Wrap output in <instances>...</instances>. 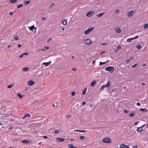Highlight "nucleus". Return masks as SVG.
Returning <instances> with one entry per match:
<instances>
[{"mask_svg": "<svg viewBox=\"0 0 148 148\" xmlns=\"http://www.w3.org/2000/svg\"><path fill=\"white\" fill-rule=\"evenodd\" d=\"M105 70L107 71H109L111 73H112L114 71V69L113 67L110 66L106 68Z\"/></svg>", "mask_w": 148, "mask_h": 148, "instance_id": "obj_1", "label": "nucleus"}, {"mask_svg": "<svg viewBox=\"0 0 148 148\" xmlns=\"http://www.w3.org/2000/svg\"><path fill=\"white\" fill-rule=\"evenodd\" d=\"M95 28V27H93L89 28L87 30H86L85 31V34H88L90 32L93 30Z\"/></svg>", "mask_w": 148, "mask_h": 148, "instance_id": "obj_2", "label": "nucleus"}, {"mask_svg": "<svg viewBox=\"0 0 148 148\" xmlns=\"http://www.w3.org/2000/svg\"><path fill=\"white\" fill-rule=\"evenodd\" d=\"M103 142L104 143H111V139L110 138H105L103 139Z\"/></svg>", "mask_w": 148, "mask_h": 148, "instance_id": "obj_3", "label": "nucleus"}, {"mask_svg": "<svg viewBox=\"0 0 148 148\" xmlns=\"http://www.w3.org/2000/svg\"><path fill=\"white\" fill-rule=\"evenodd\" d=\"M94 12L93 11H92L88 12L86 14V16L88 17L92 16L94 14Z\"/></svg>", "mask_w": 148, "mask_h": 148, "instance_id": "obj_4", "label": "nucleus"}, {"mask_svg": "<svg viewBox=\"0 0 148 148\" xmlns=\"http://www.w3.org/2000/svg\"><path fill=\"white\" fill-rule=\"evenodd\" d=\"M85 44L87 45H89L92 43V40L90 39H87L85 40Z\"/></svg>", "mask_w": 148, "mask_h": 148, "instance_id": "obj_5", "label": "nucleus"}, {"mask_svg": "<svg viewBox=\"0 0 148 148\" xmlns=\"http://www.w3.org/2000/svg\"><path fill=\"white\" fill-rule=\"evenodd\" d=\"M34 84V81L32 80H29L27 82V84L30 86H31L33 85Z\"/></svg>", "mask_w": 148, "mask_h": 148, "instance_id": "obj_6", "label": "nucleus"}, {"mask_svg": "<svg viewBox=\"0 0 148 148\" xmlns=\"http://www.w3.org/2000/svg\"><path fill=\"white\" fill-rule=\"evenodd\" d=\"M120 148H129L128 146L123 144L120 145Z\"/></svg>", "mask_w": 148, "mask_h": 148, "instance_id": "obj_7", "label": "nucleus"}, {"mask_svg": "<svg viewBox=\"0 0 148 148\" xmlns=\"http://www.w3.org/2000/svg\"><path fill=\"white\" fill-rule=\"evenodd\" d=\"M134 12L133 10L130 11L127 14L128 16L129 17H131L133 15Z\"/></svg>", "mask_w": 148, "mask_h": 148, "instance_id": "obj_8", "label": "nucleus"}, {"mask_svg": "<svg viewBox=\"0 0 148 148\" xmlns=\"http://www.w3.org/2000/svg\"><path fill=\"white\" fill-rule=\"evenodd\" d=\"M110 81H108L107 84L106 85H103V86H104L105 87H107L108 88H109L110 86Z\"/></svg>", "mask_w": 148, "mask_h": 148, "instance_id": "obj_9", "label": "nucleus"}, {"mask_svg": "<svg viewBox=\"0 0 148 148\" xmlns=\"http://www.w3.org/2000/svg\"><path fill=\"white\" fill-rule=\"evenodd\" d=\"M115 29L116 32L117 33H119L121 32V30L119 28L117 27Z\"/></svg>", "mask_w": 148, "mask_h": 148, "instance_id": "obj_10", "label": "nucleus"}, {"mask_svg": "<svg viewBox=\"0 0 148 148\" xmlns=\"http://www.w3.org/2000/svg\"><path fill=\"white\" fill-rule=\"evenodd\" d=\"M56 140L57 141H59L60 142H62L64 141V139L63 138H56Z\"/></svg>", "mask_w": 148, "mask_h": 148, "instance_id": "obj_11", "label": "nucleus"}, {"mask_svg": "<svg viewBox=\"0 0 148 148\" xmlns=\"http://www.w3.org/2000/svg\"><path fill=\"white\" fill-rule=\"evenodd\" d=\"M96 81L95 80L92 81L91 82V86H94L96 84Z\"/></svg>", "mask_w": 148, "mask_h": 148, "instance_id": "obj_12", "label": "nucleus"}, {"mask_svg": "<svg viewBox=\"0 0 148 148\" xmlns=\"http://www.w3.org/2000/svg\"><path fill=\"white\" fill-rule=\"evenodd\" d=\"M51 63V61H49L48 62H44L42 64H44L46 66H48Z\"/></svg>", "mask_w": 148, "mask_h": 148, "instance_id": "obj_13", "label": "nucleus"}, {"mask_svg": "<svg viewBox=\"0 0 148 148\" xmlns=\"http://www.w3.org/2000/svg\"><path fill=\"white\" fill-rule=\"evenodd\" d=\"M29 28L30 30L32 31H33V30L35 29V30L36 29V28L35 27L34 25H32L31 26V27H29Z\"/></svg>", "mask_w": 148, "mask_h": 148, "instance_id": "obj_14", "label": "nucleus"}, {"mask_svg": "<svg viewBox=\"0 0 148 148\" xmlns=\"http://www.w3.org/2000/svg\"><path fill=\"white\" fill-rule=\"evenodd\" d=\"M143 130V128L142 127H140L138 128L137 130V131L138 132H141Z\"/></svg>", "mask_w": 148, "mask_h": 148, "instance_id": "obj_15", "label": "nucleus"}, {"mask_svg": "<svg viewBox=\"0 0 148 148\" xmlns=\"http://www.w3.org/2000/svg\"><path fill=\"white\" fill-rule=\"evenodd\" d=\"M68 147L70 148H77L76 147H74L72 144H69L68 145Z\"/></svg>", "mask_w": 148, "mask_h": 148, "instance_id": "obj_16", "label": "nucleus"}, {"mask_svg": "<svg viewBox=\"0 0 148 148\" xmlns=\"http://www.w3.org/2000/svg\"><path fill=\"white\" fill-rule=\"evenodd\" d=\"M29 141L28 140H23L22 141V143H29Z\"/></svg>", "mask_w": 148, "mask_h": 148, "instance_id": "obj_17", "label": "nucleus"}, {"mask_svg": "<svg viewBox=\"0 0 148 148\" xmlns=\"http://www.w3.org/2000/svg\"><path fill=\"white\" fill-rule=\"evenodd\" d=\"M147 110L145 108H141L140 109V111L143 112H146Z\"/></svg>", "mask_w": 148, "mask_h": 148, "instance_id": "obj_18", "label": "nucleus"}, {"mask_svg": "<svg viewBox=\"0 0 148 148\" xmlns=\"http://www.w3.org/2000/svg\"><path fill=\"white\" fill-rule=\"evenodd\" d=\"M104 13V12H103L102 13H99L96 15L98 17H100L102 16Z\"/></svg>", "mask_w": 148, "mask_h": 148, "instance_id": "obj_19", "label": "nucleus"}, {"mask_svg": "<svg viewBox=\"0 0 148 148\" xmlns=\"http://www.w3.org/2000/svg\"><path fill=\"white\" fill-rule=\"evenodd\" d=\"M18 0H10V1L12 3H14L17 2Z\"/></svg>", "mask_w": 148, "mask_h": 148, "instance_id": "obj_20", "label": "nucleus"}, {"mask_svg": "<svg viewBox=\"0 0 148 148\" xmlns=\"http://www.w3.org/2000/svg\"><path fill=\"white\" fill-rule=\"evenodd\" d=\"M67 24V21L66 20H64L62 21V24L64 25H66Z\"/></svg>", "mask_w": 148, "mask_h": 148, "instance_id": "obj_21", "label": "nucleus"}, {"mask_svg": "<svg viewBox=\"0 0 148 148\" xmlns=\"http://www.w3.org/2000/svg\"><path fill=\"white\" fill-rule=\"evenodd\" d=\"M87 88H86L84 89L82 92V94L84 95L86 93L87 90Z\"/></svg>", "mask_w": 148, "mask_h": 148, "instance_id": "obj_22", "label": "nucleus"}, {"mask_svg": "<svg viewBox=\"0 0 148 148\" xmlns=\"http://www.w3.org/2000/svg\"><path fill=\"white\" fill-rule=\"evenodd\" d=\"M135 114L134 112H132L130 114H129V116L130 117H132L134 116Z\"/></svg>", "mask_w": 148, "mask_h": 148, "instance_id": "obj_23", "label": "nucleus"}, {"mask_svg": "<svg viewBox=\"0 0 148 148\" xmlns=\"http://www.w3.org/2000/svg\"><path fill=\"white\" fill-rule=\"evenodd\" d=\"M29 70V68L27 67H25L23 68V71H27Z\"/></svg>", "mask_w": 148, "mask_h": 148, "instance_id": "obj_24", "label": "nucleus"}, {"mask_svg": "<svg viewBox=\"0 0 148 148\" xmlns=\"http://www.w3.org/2000/svg\"><path fill=\"white\" fill-rule=\"evenodd\" d=\"M77 56H72L71 58L72 59H78V58L77 57Z\"/></svg>", "mask_w": 148, "mask_h": 148, "instance_id": "obj_25", "label": "nucleus"}, {"mask_svg": "<svg viewBox=\"0 0 148 148\" xmlns=\"http://www.w3.org/2000/svg\"><path fill=\"white\" fill-rule=\"evenodd\" d=\"M30 2V0L25 1L24 2V4L25 5H26L27 4H29Z\"/></svg>", "mask_w": 148, "mask_h": 148, "instance_id": "obj_26", "label": "nucleus"}, {"mask_svg": "<svg viewBox=\"0 0 148 148\" xmlns=\"http://www.w3.org/2000/svg\"><path fill=\"white\" fill-rule=\"evenodd\" d=\"M17 96L20 98H22L23 97V95H22L20 94L19 93L18 94Z\"/></svg>", "mask_w": 148, "mask_h": 148, "instance_id": "obj_27", "label": "nucleus"}, {"mask_svg": "<svg viewBox=\"0 0 148 148\" xmlns=\"http://www.w3.org/2000/svg\"><path fill=\"white\" fill-rule=\"evenodd\" d=\"M23 6V4H18L17 6V8H19L21 7H22Z\"/></svg>", "mask_w": 148, "mask_h": 148, "instance_id": "obj_28", "label": "nucleus"}, {"mask_svg": "<svg viewBox=\"0 0 148 148\" xmlns=\"http://www.w3.org/2000/svg\"><path fill=\"white\" fill-rule=\"evenodd\" d=\"M108 61H109V60H108L106 62H100V63H99V65H102L103 64H105L106 62H108Z\"/></svg>", "mask_w": 148, "mask_h": 148, "instance_id": "obj_29", "label": "nucleus"}, {"mask_svg": "<svg viewBox=\"0 0 148 148\" xmlns=\"http://www.w3.org/2000/svg\"><path fill=\"white\" fill-rule=\"evenodd\" d=\"M14 38L15 40H18L19 38L17 35H15L14 36Z\"/></svg>", "mask_w": 148, "mask_h": 148, "instance_id": "obj_30", "label": "nucleus"}, {"mask_svg": "<svg viewBox=\"0 0 148 148\" xmlns=\"http://www.w3.org/2000/svg\"><path fill=\"white\" fill-rule=\"evenodd\" d=\"M141 47V46L140 45H136V48L137 49H140Z\"/></svg>", "mask_w": 148, "mask_h": 148, "instance_id": "obj_31", "label": "nucleus"}, {"mask_svg": "<svg viewBox=\"0 0 148 148\" xmlns=\"http://www.w3.org/2000/svg\"><path fill=\"white\" fill-rule=\"evenodd\" d=\"M25 116L26 117H29L31 116L30 114L28 113L25 114Z\"/></svg>", "mask_w": 148, "mask_h": 148, "instance_id": "obj_32", "label": "nucleus"}, {"mask_svg": "<svg viewBox=\"0 0 148 148\" xmlns=\"http://www.w3.org/2000/svg\"><path fill=\"white\" fill-rule=\"evenodd\" d=\"M144 27L145 28H148V24H145L144 25Z\"/></svg>", "mask_w": 148, "mask_h": 148, "instance_id": "obj_33", "label": "nucleus"}, {"mask_svg": "<svg viewBox=\"0 0 148 148\" xmlns=\"http://www.w3.org/2000/svg\"><path fill=\"white\" fill-rule=\"evenodd\" d=\"M13 84H10V85H9L8 86V88H12V87H13Z\"/></svg>", "mask_w": 148, "mask_h": 148, "instance_id": "obj_34", "label": "nucleus"}, {"mask_svg": "<svg viewBox=\"0 0 148 148\" xmlns=\"http://www.w3.org/2000/svg\"><path fill=\"white\" fill-rule=\"evenodd\" d=\"M132 40H133L132 38H128L127 39V42H130Z\"/></svg>", "mask_w": 148, "mask_h": 148, "instance_id": "obj_35", "label": "nucleus"}, {"mask_svg": "<svg viewBox=\"0 0 148 148\" xmlns=\"http://www.w3.org/2000/svg\"><path fill=\"white\" fill-rule=\"evenodd\" d=\"M138 66V64H135L134 65H132V68H134L135 67H136Z\"/></svg>", "mask_w": 148, "mask_h": 148, "instance_id": "obj_36", "label": "nucleus"}, {"mask_svg": "<svg viewBox=\"0 0 148 148\" xmlns=\"http://www.w3.org/2000/svg\"><path fill=\"white\" fill-rule=\"evenodd\" d=\"M28 55V53H23L20 56H23L24 55Z\"/></svg>", "mask_w": 148, "mask_h": 148, "instance_id": "obj_37", "label": "nucleus"}, {"mask_svg": "<svg viewBox=\"0 0 148 148\" xmlns=\"http://www.w3.org/2000/svg\"><path fill=\"white\" fill-rule=\"evenodd\" d=\"M75 92H72L71 93V95L73 96H75Z\"/></svg>", "mask_w": 148, "mask_h": 148, "instance_id": "obj_38", "label": "nucleus"}, {"mask_svg": "<svg viewBox=\"0 0 148 148\" xmlns=\"http://www.w3.org/2000/svg\"><path fill=\"white\" fill-rule=\"evenodd\" d=\"M121 46H118L117 48V50H116V51H117V50H119L121 48Z\"/></svg>", "mask_w": 148, "mask_h": 148, "instance_id": "obj_39", "label": "nucleus"}, {"mask_svg": "<svg viewBox=\"0 0 148 148\" xmlns=\"http://www.w3.org/2000/svg\"><path fill=\"white\" fill-rule=\"evenodd\" d=\"M128 111L127 110H125L123 111V112L125 113H128Z\"/></svg>", "mask_w": 148, "mask_h": 148, "instance_id": "obj_40", "label": "nucleus"}, {"mask_svg": "<svg viewBox=\"0 0 148 148\" xmlns=\"http://www.w3.org/2000/svg\"><path fill=\"white\" fill-rule=\"evenodd\" d=\"M139 37L138 36H135L134 37L132 38L133 40H134L135 39H136L137 38H138Z\"/></svg>", "mask_w": 148, "mask_h": 148, "instance_id": "obj_41", "label": "nucleus"}, {"mask_svg": "<svg viewBox=\"0 0 148 148\" xmlns=\"http://www.w3.org/2000/svg\"><path fill=\"white\" fill-rule=\"evenodd\" d=\"M104 86H103V85L101 88L100 90H103L104 88H105Z\"/></svg>", "mask_w": 148, "mask_h": 148, "instance_id": "obj_42", "label": "nucleus"}, {"mask_svg": "<svg viewBox=\"0 0 148 148\" xmlns=\"http://www.w3.org/2000/svg\"><path fill=\"white\" fill-rule=\"evenodd\" d=\"M133 59H134V58L133 57H130V59H129V60H130V61H131V60H132Z\"/></svg>", "mask_w": 148, "mask_h": 148, "instance_id": "obj_43", "label": "nucleus"}, {"mask_svg": "<svg viewBox=\"0 0 148 148\" xmlns=\"http://www.w3.org/2000/svg\"><path fill=\"white\" fill-rule=\"evenodd\" d=\"M71 116L70 115H67L66 116V117L68 119H69L71 117Z\"/></svg>", "mask_w": 148, "mask_h": 148, "instance_id": "obj_44", "label": "nucleus"}, {"mask_svg": "<svg viewBox=\"0 0 148 148\" xmlns=\"http://www.w3.org/2000/svg\"><path fill=\"white\" fill-rule=\"evenodd\" d=\"M84 137L83 136H80V138L81 139V140H83V139H84Z\"/></svg>", "mask_w": 148, "mask_h": 148, "instance_id": "obj_45", "label": "nucleus"}, {"mask_svg": "<svg viewBox=\"0 0 148 148\" xmlns=\"http://www.w3.org/2000/svg\"><path fill=\"white\" fill-rule=\"evenodd\" d=\"M78 137L77 136L74 137V139L75 140H77L78 139Z\"/></svg>", "mask_w": 148, "mask_h": 148, "instance_id": "obj_46", "label": "nucleus"}, {"mask_svg": "<svg viewBox=\"0 0 148 148\" xmlns=\"http://www.w3.org/2000/svg\"><path fill=\"white\" fill-rule=\"evenodd\" d=\"M105 52V51H102L99 54L100 55H101L102 54H103Z\"/></svg>", "mask_w": 148, "mask_h": 148, "instance_id": "obj_47", "label": "nucleus"}, {"mask_svg": "<svg viewBox=\"0 0 148 148\" xmlns=\"http://www.w3.org/2000/svg\"><path fill=\"white\" fill-rule=\"evenodd\" d=\"M59 132V131L58 130H55V131H54V133H55V134H58V133Z\"/></svg>", "mask_w": 148, "mask_h": 148, "instance_id": "obj_48", "label": "nucleus"}, {"mask_svg": "<svg viewBox=\"0 0 148 148\" xmlns=\"http://www.w3.org/2000/svg\"><path fill=\"white\" fill-rule=\"evenodd\" d=\"M54 5V3H52L51 5L50 6V8H52V7H53V5Z\"/></svg>", "mask_w": 148, "mask_h": 148, "instance_id": "obj_49", "label": "nucleus"}, {"mask_svg": "<svg viewBox=\"0 0 148 148\" xmlns=\"http://www.w3.org/2000/svg\"><path fill=\"white\" fill-rule=\"evenodd\" d=\"M51 40V38H49L47 41V42H48L50 40Z\"/></svg>", "mask_w": 148, "mask_h": 148, "instance_id": "obj_50", "label": "nucleus"}, {"mask_svg": "<svg viewBox=\"0 0 148 148\" xmlns=\"http://www.w3.org/2000/svg\"><path fill=\"white\" fill-rule=\"evenodd\" d=\"M107 45V43H102L101 44V45L102 46H103V45Z\"/></svg>", "mask_w": 148, "mask_h": 148, "instance_id": "obj_51", "label": "nucleus"}, {"mask_svg": "<svg viewBox=\"0 0 148 148\" xmlns=\"http://www.w3.org/2000/svg\"><path fill=\"white\" fill-rule=\"evenodd\" d=\"M72 70L73 71H75L76 70V68H73L72 69Z\"/></svg>", "mask_w": 148, "mask_h": 148, "instance_id": "obj_52", "label": "nucleus"}, {"mask_svg": "<svg viewBox=\"0 0 148 148\" xmlns=\"http://www.w3.org/2000/svg\"><path fill=\"white\" fill-rule=\"evenodd\" d=\"M119 12V10H116L115 11V13H117Z\"/></svg>", "mask_w": 148, "mask_h": 148, "instance_id": "obj_53", "label": "nucleus"}, {"mask_svg": "<svg viewBox=\"0 0 148 148\" xmlns=\"http://www.w3.org/2000/svg\"><path fill=\"white\" fill-rule=\"evenodd\" d=\"M139 122V121H138L137 122H136V123H134V125H138V123Z\"/></svg>", "mask_w": 148, "mask_h": 148, "instance_id": "obj_54", "label": "nucleus"}, {"mask_svg": "<svg viewBox=\"0 0 148 148\" xmlns=\"http://www.w3.org/2000/svg\"><path fill=\"white\" fill-rule=\"evenodd\" d=\"M136 105L137 106H140V104L138 102L136 103Z\"/></svg>", "mask_w": 148, "mask_h": 148, "instance_id": "obj_55", "label": "nucleus"}, {"mask_svg": "<svg viewBox=\"0 0 148 148\" xmlns=\"http://www.w3.org/2000/svg\"><path fill=\"white\" fill-rule=\"evenodd\" d=\"M82 104L83 105H85L86 104V102L84 101H83L82 102Z\"/></svg>", "mask_w": 148, "mask_h": 148, "instance_id": "obj_56", "label": "nucleus"}, {"mask_svg": "<svg viewBox=\"0 0 148 148\" xmlns=\"http://www.w3.org/2000/svg\"><path fill=\"white\" fill-rule=\"evenodd\" d=\"M21 47V45H20V44H19L18 45V48H20Z\"/></svg>", "mask_w": 148, "mask_h": 148, "instance_id": "obj_57", "label": "nucleus"}, {"mask_svg": "<svg viewBox=\"0 0 148 148\" xmlns=\"http://www.w3.org/2000/svg\"><path fill=\"white\" fill-rule=\"evenodd\" d=\"M13 14V12H9V14L10 15H12Z\"/></svg>", "mask_w": 148, "mask_h": 148, "instance_id": "obj_58", "label": "nucleus"}, {"mask_svg": "<svg viewBox=\"0 0 148 148\" xmlns=\"http://www.w3.org/2000/svg\"><path fill=\"white\" fill-rule=\"evenodd\" d=\"M45 19H46V18L45 17H42V20L43 21L45 20Z\"/></svg>", "mask_w": 148, "mask_h": 148, "instance_id": "obj_59", "label": "nucleus"}, {"mask_svg": "<svg viewBox=\"0 0 148 148\" xmlns=\"http://www.w3.org/2000/svg\"><path fill=\"white\" fill-rule=\"evenodd\" d=\"M130 61V60L129 59H128V60H126V62L127 63H128Z\"/></svg>", "mask_w": 148, "mask_h": 148, "instance_id": "obj_60", "label": "nucleus"}, {"mask_svg": "<svg viewBox=\"0 0 148 148\" xmlns=\"http://www.w3.org/2000/svg\"><path fill=\"white\" fill-rule=\"evenodd\" d=\"M43 138H47V137L46 136H43Z\"/></svg>", "mask_w": 148, "mask_h": 148, "instance_id": "obj_61", "label": "nucleus"}, {"mask_svg": "<svg viewBox=\"0 0 148 148\" xmlns=\"http://www.w3.org/2000/svg\"><path fill=\"white\" fill-rule=\"evenodd\" d=\"M86 130H82V131H80V132H86Z\"/></svg>", "mask_w": 148, "mask_h": 148, "instance_id": "obj_62", "label": "nucleus"}, {"mask_svg": "<svg viewBox=\"0 0 148 148\" xmlns=\"http://www.w3.org/2000/svg\"><path fill=\"white\" fill-rule=\"evenodd\" d=\"M13 128V127H10L9 129L10 130L12 129Z\"/></svg>", "mask_w": 148, "mask_h": 148, "instance_id": "obj_63", "label": "nucleus"}, {"mask_svg": "<svg viewBox=\"0 0 148 148\" xmlns=\"http://www.w3.org/2000/svg\"><path fill=\"white\" fill-rule=\"evenodd\" d=\"M146 64H144L143 65V66H146Z\"/></svg>", "mask_w": 148, "mask_h": 148, "instance_id": "obj_64", "label": "nucleus"}]
</instances>
